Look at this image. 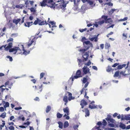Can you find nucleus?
<instances>
[{
    "label": "nucleus",
    "mask_w": 130,
    "mask_h": 130,
    "mask_svg": "<svg viewBox=\"0 0 130 130\" xmlns=\"http://www.w3.org/2000/svg\"><path fill=\"white\" fill-rule=\"evenodd\" d=\"M14 52V54H15L18 52L19 54H20L22 53L21 49L20 48L18 47L14 46L13 48H11L9 50V52Z\"/></svg>",
    "instance_id": "nucleus-2"
},
{
    "label": "nucleus",
    "mask_w": 130,
    "mask_h": 130,
    "mask_svg": "<svg viewBox=\"0 0 130 130\" xmlns=\"http://www.w3.org/2000/svg\"><path fill=\"white\" fill-rule=\"evenodd\" d=\"M62 115L60 114L59 112L57 113V118H61L62 117Z\"/></svg>",
    "instance_id": "nucleus-33"
},
{
    "label": "nucleus",
    "mask_w": 130,
    "mask_h": 130,
    "mask_svg": "<svg viewBox=\"0 0 130 130\" xmlns=\"http://www.w3.org/2000/svg\"><path fill=\"white\" fill-rule=\"evenodd\" d=\"M79 125H74L73 126V128L75 130H76L77 129H78L77 128L78 127Z\"/></svg>",
    "instance_id": "nucleus-42"
},
{
    "label": "nucleus",
    "mask_w": 130,
    "mask_h": 130,
    "mask_svg": "<svg viewBox=\"0 0 130 130\" xmlns=\"http://www.w3.org/2000/svg\"><path fill=\"white\" fill-rule=\"evenodd\" d=\"M7 58H9V60L10 61H12L13 60V59L12 57L10 56H7Z\"/></svg>",
    "instance_id": "nucleus-51"
},
{
    "label": "nucleus",
    "mask_w": 130,
    "mask_h": 130,
    "mask_svg": "<svg viewBox=\"0 0 130 130\" xmlns=\"http://www.w3.org/2000/svg\"><path fill=\"white\" fill-rule=\"evenodd\" d=\"M23 116H20L18 117L19 119L22 120L23 121H24L25 120V118L24 117H23Z\"/></svg>",
    "instance_id": "nucleus-41"
},
{
    "label": "nucleus",
    "mask_w": 130,
    "mask_h": 130,
    "mask_svg": "<svg viewBox=\"0 0 130 130\" xmlns=\"http://www.w3.org/2000/svg\"><path fill=\"white\" fill-rule=\"evenodd\" d=\"M41 20H39L38 18H37L36 20H35L33 24L35 25L37 24L38 23L39 24V22H40Z\"/></svg>",
    "instance_id": "nucleus-24"
},
{
    "label": "nucleus",
    "mask_w": 130,
    "mask_h": 130,
    "mask_svg": "<svg viewBox=\"0 0 130 130\" xmlns=\"http://www.w3.org/2000/svg\"><path fill=\"white\" fill-rule=\"evenodd\" d=\"M116 10V9H112L110 10V11H109V14H111Z\"/></svg>",
    "instance_id": "nucleus-35"
},
{
    "label": "nucleus",
    "mask_w": 130,
    "mask_h": 130,
    "mask_svg": "<svg viewBox=\"0 0 130 130\" xmlns=\"http://www.w3.org/2000/svg\"><path fill=\"white\" fill-rule=\"evenodd\" d=\"M110 19H109L108 20V21L107 22H106V23L107 22L108 23H111L112 22V20H111V19L110 18H109Z\"/></svg>",
    "instance_id": "nucleus-61"
},
{
    "label": "nucleus",
    "mask_w": 130,
    "mask_h": 130,
    "mask_svg": "<svg viewBox=\"0 0 130 130\" xmlns=\"http://www.w3.org/2000/svg\"><path fill=\"white\" fill-rule=\"evenodd\" d=\"M108 5L109 6H112L113 5V4L111 2L105 3V5Z\"/></svg>",
    "instance_id": "nucleus-45"
},
{
    "label": "nucleus",
    "mask_w": 130,
    "mask_h": 130,
    "mask_svg": "<svg viewBox=\"0 0 130 130\" xmlns=\"http://www.w3.org/2000/svg\"><path fill=\"white\" fill-rule=\"evenodd\" d=\"M24 7V5L22 4H20V5H17L15 6L16 8L20 9H22Z\"/></svg>",
    "instance_id": "nucleus-28"
},
{
    "label": "nucleus",
    "mask_w": 130,
    "mask_h": 130,
    "mask_svg": "<svg viewBox=\"0 0 130 130\" xmlns=\"http://www.w3.org/2000/svg\"><path fill=\"white\" fill-rule=\"evenodd\" d=\"M124 119L126 120H130V117L128 116H125L124 117Z\"/></svg>",
    "instance_id": "nucleus-40"
},
{
    "label": "nucleus",
    "mask_w": 130,
    "mask_h": 130,
    "mask_svg": "<svg viewBox=\"0 0 130 130\" xmlns=\"http://www.w3.org/2000/svg\"><path fill=\"white\" fill-rule=\"evenodd\" d=\"M84 97L86 98L87 100L88 99L89 97L88 96H87V92L86 91L85 95H84Z\"/></svg>",
    "instance_id": "nucleus-62"
},
{
    "label": "nucleus",
    "mask_w": 130,
    "mask_h": 130,
    "mask_svg": "<svg viewBox=\"0 0 130 130\" xmlns=\"http://www.w3.org/2000/svg\"><path fill=\"white\" fill-rule=\"evenodd\" d=\"M84 74H86L89 71V69L87 68V66H84L83 68Z\"/></svg>",
    "instance_id": "nucleus-10"
},
{
    "label": "nucleus",
    "mask_w": 130,
    "mask_h": 130,
    "mask_svg": "<svg viewBox=\"0 0 130 130\" xmlns=\"http://www.w3.org/2000/svg\"><path fill=\"white\" fill-rule=\"evenodd\" d=\"M2 122H3L2 124L0 125V129L1 130L2 129V128L4 127L5 124V121L2 120Z\"/></svg>",
    "instance_id": "nucleus-29"
},
{
    "label": "nucleus",
    "mask_w": 130,
    "mask_h": 130,
    "mask_svg": "<svg viewBox=\"0 0 130 130\" xmlns=\"http://www.w3.org/2000/svg\"><path fill=\"white\" fill-rule=\"evenodd\" d=\"M13 38L10 37L9 39H8L7 41V42H9L10 41L13 42Z\"/></svg>",
    "instance_id": "nucleus-47"
},
{
    "label": "nucleus",
    "mask_w": 130,
    "mask_h": 130,
    "mask_svg": "<svg viewBox=\"0 0 130 130\" xmlns=\"http://www.w3.org/2000/svg\"><path fill=\"white\" fill-rule=\"evenodd\" d=\"M127 19L128 18L127 17H126L124 18V19H121L120 20L121 21H124L127 20Z\"/></svg>",
    "instance_id": "nucleus-60"
},
{
    "label": "nucleus",
    "mask_w": 130,
    "mask_h": 130,
    "mask_svg": "<svg viewBox=\"0 0 130 130\" xmlns=\"http://www.w3.org/2000/svg\"><path fill=\"white\" fill-rule=\"evenodd\" d=\"M114 69H112L110 66H108L106 69V71L109 72L111 71L113 72Z\"/></svg>",
    "instance_id": "nucleus-15"
},
{
    "label": "nucleus",
    "mask_w": 130,
    "mask_h": 130,
    "mask_svg": "<svg viewBox=\"0 0 130 130\" xmlns=\"http://www.w3.org/2000/svg\"><path fill=\"white\" fill-rule=\"evenodd\" d=\"M12 42H10L9 43L7 47H6L7 44L3 45L2 46V47H4L5 48V50L8 51V50H9L11 49L10 48L12 47Z\"/></svg>",
    "instance_id": "nucleus-6"
},
{
    "label": "nucleus",
    "mask_w": 130,
    "mask_h": 130,
    "mask_svg": "<svg viewBox=\"0 0 130 130\" xmlns=\"http://www.w3.org/2000/svg\"><path fill=\"white\" fill-rule=\"evenodd\" d=\"M110 47V46L109 44L106 43L105 45V47L106 49H108Z\"/></svg>",
    "instance_id": "nucleus-39"
},
{
    "label": "nucleus",
    "mask_w": 130,
    "mask_h": 130,
    "mask_svg": "<svg viewBox=\"0 0 130 130\" xmlns=\"http://www.w3.org/2000/svg\"><path fill=\"white\" fill-rule=\"evenodd\" d=\"M126 66V64H123L118 65L117 67V69L120 70L122 69L123 67H125Z\"/></svg>",
    "instance_id": "nucleus-14"
},
{
    "label": "nucleus",
    "mask_w": 130,
    "mask_h": 130,
    "mask_svg": "<svg viewBox=\"0 0 130 130\" xmlns=\"http://www.w3.org/2000/svg\"><path fill=\"white\" fill-rule=\"evenodd\" d=\"M108 125L109 127H114L115 126V125L113 123H109Z\"/></svg>",
    "instance_id": "nucleus-55"
},
{
    "label": "nucleus",
    "mask_w": 130,
    "mask_h": 130,
    "mask_svg": "<svg viewBox=\"0 0 130 130\" xmlns=\"http://www.w3.org/2000/svg\"><path fill=\"white\" fill-rule=\"evenodd\" d=\"M45 75V73L43 72L41 73L40 74V78H42Z\"/></svg>",
    "instance_id": "nucleus-52"
},
{
    "label": "nucleus",
    "mask_w": 130,
    "mask_h": 130,
    "mask_svg": "<svg viewBox=\"0 0 130 130\" xmlns=\"http://www.w3.org/2000/svg\"><path fill=\"white\" fill-rule=\"evenodd\" d=\"M4 108L3 107H0V111H1L3 112L4 111Z\"/></svg>",
    "instance_id": "nucleus-63"
},
{
    "label": "nucleus",
    "mask_w": 130,
    "mask_h": 130,
    "mask_svg": "<svg viewBox=\"0 0 130 130\" xmlns=\"http://www.w3.org/2000/svg\"><path fill=\"white\" fill-rule=\"evenodd\" d=\"M25 2V4L27 6H28V5L29 4V1L28 0H26L24 1Z\"/></svg>",
    "instance_id": "nucleus-56"
},
{
    "label": "nucleus",
    "mask_w": 130,
    "mask_h": 130,
    "mask_svg": "<svg viewBox=\"0 0 130 130\" xmlns=\"http://www.w3.org/2000/svg\"><path fill=\"white\" fill-rule=\"evenodd\" d=\"M98 35H97L96 37L90 38L89 39L91 41H93L94 40V41L97 42L98 41Z\"/></svg>",
    "instance_id": "nucleus-18"
},
{
    "label": "nucleus",
    "mask_w": 130,
    "mask_h": 130,
    "mask_svg": "<svg viewBox=\"0 0 130 130\" xmlns=\"http://www.w3.org/2000/svg\"><path fill=\"white\" fill-rule=\"evenodd\" d=\"M48 24V23L46 22V21H45V22H44V21H40L39 23V25H44V24H46V25H47Z\"/></svg>",
    "instance_id": "nucleus-21"
},
{
    "label": "nucleus",
    "mask_w": 130,
    "mask_h": 130,
    "mask_svg": "<svg viewBox=\"0 0 130 130\" xmlns=\"http://www.w3.org/2000/svg\"><path fill=\"white\" fill-rule=\"evenodd\" d=\"M119 64V63H114L113 65L112 66V67H113L114 68L116 67L117 66H118Z\"/></svg>",
    "instance_id": "nucleus-54"
},
{
    "label": "nucleus",
    "mask_w": 130,
    "mask_h": 130,
    "mask_svg": "<svg viewBox=\"0 0 130 130\" xmlns=\"http://www.w3.org/2000/svg\"><path fill=\"white\" fill-rule=\"evenodd\" d=\"M87 30V28H86L85 29H81L79 30V31L81 32L86 31Z\"/></svg>",
    "instance_id": "nucleus-46"
},
{
    "label": "nucleus",
    "mask_w": 130,
    "mask_h": 130,
    "mask_svg": "<svg viewBox=\"0 0 130 130\" xmlns=\"http://www.w3.org/2000/svg\"><path fill=\"white\" fill-rule=\"evenodd\" d=\"M30 10L31 12H35V10L34 8L32 7L30 8Z\"/></svg>",
    "instance_id": "nucleus-57"
},
{
    "label": "nucleus",
    "mask_w": 130,
    "mask_h": 130,
    "mask_svg": "<svg viewBox=\"0 0 130 130\" xmlns=\"http://www.w3.org/2000/svg\"><path fill=\"white\" fill-rule=\"evenodd\" d=\"M69 95H71L70 96H69L68 97V100L69 101H70L71 100L73 99L74 98H73L72 96H71L72 94L71 93L69 92Z\"/></svg>",
    "instance_id": "nucleus-32"
},
{
    "label": "nucleus",
    "mask_w": 130,
    "mask_h": 130,
    "mask_svg": "<svg viewBox=\"0 0 130 130\" xmlns=\"http://www.w3.org/2000/svg\"><path fill=\"white\" fill-rule=\"evenodd\" d=\"M69 1H70L71 2H72L73 1L74 3V7H75L76 9L77 8V5L76 3V0H69Z\"/></svg>",
    "instance_id": "nucleus-22"
},
{
    "label": "nucleus",
    "mask_w": 130,
    "mask_h": 130,
    "mask_svg": "<svg viewBox=\"0 0 130 130\" xmlns=\"http://www.w3.org/2000/svg\"><path fill=\"white\" fill-rule=\"evenodd\" d=\"M88 3L90 5H92L93 3L94 2L91 1L90 0H88Z\"/></svg>",
    "instance_id": "nucleus-43"
},
{
    "label": "nucleus",
    "mask_w": 130,
    "mask_h": 130,
    "mask_svg": "<svg viewBox=\"0 0 130 130\" xmlns=\"http://www.w3.org/2000/svg\"><path fill=\"white\" fill-rule=\"evenodd\" d=\"M39 37H34L33 38L31 41L29 40L28 42L27 46L28 47H29L34 42V45L36 44V42L37 39Z\"/></svg>",
    "instance_id": "nucleus-5"
},
{
    "label": "nucleus",
    "mask_w": 130,
    "mask_h": 130,
    "mask_svg": "<svg viewBox=\"0 0 130 130\" xmlns=\"http://www.w3.org/2000/svg\"><path fill=\"white\" fill-rule=\"evenodd\" d=\"M6 112H4L2 113L0 115V117L3 118H4L6 117Z\"/></svg>",
    "instance_id": "nucleus-25"
},
{
    "label": "nucleus",
    "mask_w": 130,
    "mask_h": 130,
    "mask_svg": "<svg viewBox=\"0 0 130 130\" xmlns=\"http://www.w3.org/2000/svg\"><path fill=\"white\" fill-rule=\"evenodd\" d=\"M63 110L64 112L66 113L67 115H69V109L68 107L63 108Z\"/></svg>",
    "instance_id": "nucleus-11"
},
{
    "label": "nucleus",
    "mask_w": 130,
    "mask_h": 130,
    "mask_svg": "<svg viewBox=\"0 0 130 130\" xmlns=\"http://www.w3.org/2000/svg\"><path fill=\"white\" fill-rule=\"evenodd\" d=\"M108 17V16L107 15H103L102 17V18L104 19L105 22H107L108 20L110 19L109 18H107Z\"/></svg>",
    "instance_id": "nucleus-27"
},
{
    "label": "nucleus",
    "mask_w": 130,
    "mask_h": 130,
    "mask_svg": "<svg viewBox=\"0 0 130 130\" xmlns=\"http://www.w3.org/2000/svg\"><path fill=\"white\" fill-rule=\"evenodd\" d=\"M102 123L103 125L104 126L106 125L107 124V122L105 119L103 120Z\"/></svg>",
    "instance_id": "nucleus-50"
},
{
    "label": "nucleus",
    "mask_w": 130,
    "mask_h": 130,
    "mask_svg": "<svg viewBox=\"0 0 130 130\" xmlns=\"http://www.w3.org/2000/svg\"><path fill=\"white\" fill-rule=\"evenodd\" d=\"M50 5L48 6L49 7H50V8H55V5H54V4H50Z\"/></svg>",
    "instance_id": "nucleus-36"
},
{
    "label": "nucleus",
    "mask_w": 130,
    "mask_h": 130,
    "mask_svg": "<svg viewBox=\"0 0 130 130\" xmlns=\"http://www.w3.org/2000/svg\"><path fill=\"white\" fill-rule=\"evenodd\" d=\"M9 105V103L8 102H6L5 103V105H4V107L5 108L7 107H8Z\"/></svg>",
    "instance_id": "nucleus-37"
},
{
    "label": "nucleus",
    "mask_w": 130,
    "mask_h": 130,
    "mask_svg": "<svg viewBox=\"0 0 130 130\" xmlns=\"http://www.w3.org/2000/svg\"><path fill=\"white\" fill-rule=\"evenodd\" d=\"M91 64V62L90 60H89V61L87 63L85 64L86 66H89Z\"/></svg>",
    "instance_id": "nucleus-49"
},
{
    "label": "nucleus",
    "mask_w": 130,
    "mask_h": 130,
    "mask_svg": "<svg viewBox=\"0 0 130 130\" xmlns=\"http://www.w3.org/2000/svg\"><path fill=\"white\" fill-rule=\"evenodd\" d=\"M87 102L85 100H82L80 102V105L81 106V108H83L84 106L87 105Z\"/></svg>",
    "instance_id": "nucleus-8"
},
{
    "label": "nucleus",
    "mask_w": 130,
    "mask_h": 130,
    "mask_svg": "<svg viewBox=\"0 0 130 130\" xmlns=\"http://www.w3.org/2000/svg\"><path fill=\"white\" fill-rule=\"evenodd\" d=\"M88 79L85 77L83 78V82L84 84H85L87 82Z\"/></svg>",
    "instance_id": "nucleus-38"
},
{
    "label": "nucleus",
    "mask_w": 130,
    "mask_h": 130,
    "mask_svg": "<svg viewBox=\"0 0 130 130\" xmlns=\"http://www.w3.org/2000/svg\"><path fill=\"white\" fill-rule=\"evenodd\" d=\"M8 128L10 130H14V128L13 126H11Z\"/></svg>",
    "instance_id": "nucleus-53"
},
{
    "label": "nucleus",
    "mask_w": 130,
    "mask_h": 130,
    "mask_svg": "<svg viewBox=\"0 0 130 130\" xmlns=\"http://www.w3.org/2000/svg\"><path fill=\"white\" fill-rule=\"evenodd\" d=\"M94 101H92L89 105V107L91 109L96 108V106L94 104Z\"/></svg>",
    "instance_id": "nucleus-9"
},
{
    "label": "nucleus",
    "mask_w": 130,
    "mask_h": 130,
    "mask_svg": "<svg viewBox=\"0 0 130 130\" xmlns=\"http://www.w3.org/2000/svg\"><path fill=\"white\" fill-rule=\"evenodd\" d=\"M104 22V21L102 20L101 21H99L98 22V24L99 25H101L103 24Z\"/></svg>",
    "instance_id": "nucleus-48"
},
{
    "label": "nucleus",
    "mask_w": 130,
    "mask_h": 130,
    "mask_svg": "<svg viewBox=\"0 0 130 130\" xmlns=\"http://www.w3.org/2000/svg\"><path fill=\"white\" fill-rule=\"evenodd\" d=\"M69 124L68 121H65L64 123L63 127L64 128H66L68 127Z\"/></svg>",
    "instance_id": "nucleus-30"
},
{
    "label": "nucleus",
    "mask_w": 130,
    "mask_h": 130,
    "mask_svg": "<svg viewBox=\"0 0 130 130\" xmlns=\"http://www.w3.org/2000/svg\"><path fill=\"white\" fill-rule=\"evenodd\" d=\"M51 106L50 105L47 106L46 109V113H48L51 110Z\"/></svg>",
    "instance_id": "nucleus-20"
},
{
    "label": "nucleus",
    "mask_w": 130,
    "mask_h": 130,
    "mask_svg": "<svg viewBox=\"0 0 130 130\" xmlns=\"http://www.w3.org/2000/svg\"><path fill=\"white\" fill-rule=\"evenodd\" d=\"M63 100L64 102H68V98L67 96H65L63 98Z\"/></svg>",
    "instance_id": "nucleus-34"
},
{
    "label": "nucleus",
    "mask_w": 130,
    "mask_h": 130,
    "mask_svg": "<svg viewBox=\"0 0 130 130\" xmlns=\"http://www.w3.org/2000/svg\"><path fill=\"white\" fill-rule=\"evenodd\" d=\"M21 19L20 18L18 19H14L13 20V23L15 24L16 25L18 24V23L20 21Z\"/></svg>",
    "instance_id": "nucleus-17"
},
{
    "label": "nucleus",
    "mask_w": 130,
    "mask_h": 130,
    "mask_svg": "<svg viewBox=\"0 0 130 130\" xmlns=\"http://www.w3.org/2000/svg\"><path fill=\"white\" fill-rule=\"evenodd\" d=\"M119 71L118 70L117 71H116L114 75H113L114 77H117L119 76Z\"/></svg>",
    "instance_id": "nucleus-23"
},
{
    "label": "nucleus",
    "mask_w": 130,
    "mask_h": 130,
    "mask_svg": "<svg viewBox=\"0 0 130 130\" xmlns=\"http://www.w3.org/2000/svg\"><path fill=\"white\" fill-rule=\"evenodd\" d=\"M89 47H88L86 48H83L80 49L79 51L82 52V57L84 58L83 59V61H86L88 59L89 57V51L86 52L89 48Z\"/></svg>",
    "instance_id": "nucleus-1"
},
{
    "label": "nucleus",
    "mask_w": 130,
    "mask_h": 130,
    "mask_svg": "<svg viewBox=\"0 0 130 130\" xmlns=\"http://www.w3.org/2000/svg\"><path fill=\"white\" fill-rule=\"evenodd\" d=\"M86 40V39L85 37H83L81 40V41L84 43Z\"/></svg>",
    "instance_id": "nucleus-59"
},
{
    "label": "nucleus",
    "mask_w": 130,
    "mask_h": 130,
    "mask_svg": "<svg viewBox=\"0 0 130 130\" xmlns=\"http://www.w3.org/2000/svg\"><path fill=\"white\" fill-rule=\"evenodd\" d=\"M31 24H30V22H26L24 23V25L25 27H29Z\"/></svg>",
    "instance_id": "nucleus-26"
},
{
    "label": "nucleus",
    "mask_w": 130,
    "mask_h": 130,
    "mask_svg": "<svg viewBox=\"0 0 130 130\" xmlns=\"http://www.w3.org/2000/svg\"><path fill=\"white\" fill-rule=\"evenodd\" d=\"M21 46H22V50L24 51L23 52V54L25 55H26L29 54L30 53V51H27L24 49V48L23 45H22Z\"/></svg>",
    "instance_id": "nucleus-13"
},
{
    "label": "nucleus",
    "mask_w": 130,
    "mask_h": 130,
    "mask_svg": "<svg viewBox=\"0 0 130 130\" xmlns=\"http://www.w3.org/2000/svg\"><path fill=\"white\" fill-rule=\"evenodd\" d=\"M58 123L59 124V128L62 129L63 128V123L62 122L59 121L58 122Z\"/></svg>",
    "instance_id": "nucleus-31"
},
{
    "label": "nucleus",
    "mask_w": 130,
    "mask_h": 130,
    "mask_svg": "<svg viewBox=\"0 0 130 130\" xmlns=\"http://www.w3.org/2000/svg\"><path fill=\"white\" fill-rule=\"evenodd\" d=\"M111 118V116L108 115L107 117L105 119L107 121H109Z\"/></svg>",
    "instance_id": "nucleus-44"
},
{
    "label": "nucleus",
    "mask_w": 130,
    "mask_h": 130,
    "mask_svg": "<svg viewBox=\"0 0 130 130\" xmlns=\"http://www.w3.org/2000/svg\"><path fill=\"white\" fill-rule=\"evenodd\" d=\"M43 87V85H41L40 86L39 85L37 86H33V87H35V90L38 93L41 92L42 90V87Z\"/></svg>",
    "instance_id": "nucleus-4"
},
{
    "label": "nucleus",
    "mask_w": 130,
    "mask_h": 130,
    "mask_svg": "<svg viewBox=\"0 0 130 130\" xmlns=\"http://www.w3.org/2000/svg\"><path fill=\"white\" fill-rule=\"evenodd\" d=\"M82 75H81V73L80 70H77L76 73V75L74 76V77H72V81L73 82L74 78L77 79L80 77H82Z\"/></svg>",
    "instance_id": "nucleus-3"
},
{
    "label": "nucleus",
    "mask_w": 130,
    "mask_h": 130,
    "mask_svg": "<svg viewBox=\"0 0 130 130\" xmlns=\"http://www.w3.org/2000/svg\"><path fill=\"white\" fill-rule=\"evenodd\" d=\"M119 127L123 129H125L126 128V126L124 124L121 122L119 125Z\"/></svg>",
    "instance_id": "nucleus-19"
},
{
    "label": "nucleus",
    "mask_w": 130,
    "mask_h": 130,
    "mask_svg": "<svg viewBox=\"0 0 130 130\" xmlns=\"http://www.w3.org/2000/svg\"><path fill=\"white\" fill-rule=\"evenodd\" d=\"M47 3V0H43L42 2H40V6L42 7H45L46 5H46Z\"/></svg>",
    "instance_id": "nucleus-12"
},
{
    "label": "nucleus",
    "mask_w": 130,
    "mask_h": 130,
    "mask_svg": "<svg viewBox=\"0 0 130 130\" xmlns=\"http://www.w3.org/2000/svg\"><path fill=\"white\" fill-rule=\"evenodd\" d=\"M14 81H12V80H8L5 83V86L7 85H9L8 87V88L11 89L13 85V84L14 83Z\"/></svg>",
    "instance_id": "nucleus-7"
},
{
    "label": "nucleus",
    "mask_w": 130,
    "mask_h": 130,
    "mask_svg": "<svg viewBox=\"0 0 130 130\" xmlns=\"http://www.w3.org/2000/svg\"><path fill=\"white\" fill-rule=\"evenodd\" d=\"M85 111L86 113L85 115V117L89 116V110L87 108H85Z\"/></svg>",
    "instance_id": "nucleus-16"
},
{
    "label": "nucleus",
    "mask_w": 130,
    "mask_h": 130,
    "mask_svg": "<svg viewBox=\"0 0 130 130\" xmlns=\"http://www.w3.org/2000/svg\"><path fill=\"white\" fill-rule=\"evenodd\" d=\"M78 61L79 66V65L80 63H81L82 62V60L80 59H78Z\"/></svg>",
    "instance_id": "nucleus-58"
},
{
    "label": "nucleus",
    "mask_w": 130,
    "mask_h": 130,
    "mask_svg": "<svg viewBox=\"0 0 130 130\" xmlns=\"http://www.w3.org/2000/svg\"><path fill=\"white\" fill-rule=\"evenodd\" d=\"M105 130H115V129L114 128H106V129Z\"/></svg>",
    "instance_id": "nucleus-64"
}]
</instances>
